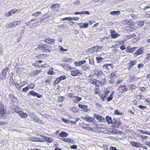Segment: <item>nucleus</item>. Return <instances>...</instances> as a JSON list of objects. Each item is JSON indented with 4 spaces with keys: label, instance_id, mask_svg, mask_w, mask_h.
Instances as JSON below:
<instances>
[{
    "label": "nucleus",
    "instance_id": "1",
    "mask_svg": "<svg viewBox=\"0 0 150 150\" xmlns=\"http://www.w3.org/2000/svg\"><path fill=\"white\" fill-rule=\"evenodd\" d=\"M52 48L51 46L46 44H42L39 45L35 49L37 51L41 50L42 52L49 53L51 51Z\"/></svg>",
    "mask_w": 150,
    "mask_h": 150
},
{
    "label": "nucleus",
    "instance_id": "2",
    "mask_svg": "<svg viewBox=\"0 0 150 150\" xmlns=\"http://www.w3.org/2000/svg\"><path fill=\"white\" fill-rule=\"evenodd\" d=\"M93 76V75H90L88 77L90 78L88 79V81L89 83L91 84H92L98 87L103 86L105 84V83H103L102 82L99 81L95 79H93L91 78V77Z\"/></svg>",
    "mask_w": 150,
    "mask_h": 150
},
{
    "label": "nucleus",
    "instance_id": "3",
    "mask_svg": "<svg viewBox=\"0 0 150 150\" xmlns=\"http://www.w3.org/2000/svg\"><path fill=\"white\" fill-rule=\"evenodd\" d=\"M7 112L4 104L2 102H0V118H2L5 117Z\"/></svg>",
    "mask_w": 150,
    "mask_h": 150
},
{
    "label": "nucleus",
    "instance_id": "4",
    "mask_svg": "<svg viewBox=\"0 0 150 150\" xmlns=\"http://www.w3.org/2000/svg\"><path fill=\"white\" fill-rule=\"evenodd\" d=\"M8 69L9 68L6 67L2 70L0 74V79L1 80H4L6 79L7 73Z\"/></svg>",
    "mask_w": 150,
    "mask_h": 150
},
{
    "label": "nucleus",
    "instance_id": "5",
    "mask_svg": "<svg viewBox=\"0 0 150 150\" xmlns=\"http://www.w3.org/2000/svg\"><path fill=\"white\" fill-rule=\"evenodd\" d=\"M43 61L41 60H39L38 61H35V63H33V66L38 67H49L48 64L47 63L44 64H42L41 66H40L38 64H41L42 62Z\"/></svg>",
    "mask_w": 150,
    "mask_h": 150
},
{
    "label": "nucleus",
    "instance_id": "6",
    "mask_svg": "<svg viewBox=\"0 0 150 150\" xmlns=\"http://www.w3.org/2000/svg\"><path fill=\"white\" fill-rule=\"evenodd\" d=\"M121 122L120 119L113 118L112 123V126L113 128H118L121 124Z\"/></svg>",
    "mask_w": 150,
    "mask_h": 150
},
{
    "label": "nucleus",
    "instance_id": "7",
    "mask_svg": "<svg viewBox=\"0 0 150 150\" xmlns=\"http://www.w3.org/2000/svg\"><path fill=\"white\" fill-rule=\"evenodd\" d=\"M71 70V75L73 76H76L79 74L80 75L82 74V73L80 72V70L76 68L72 67Z\"/></svg>",
    "mask_w": 150,
    "mask_h": 150
},
{
    "label": "nucleus",
    "instance_id": "8",
    "mask_svg": "<svg viewBox=\"0 0 150 150\" xmlns=\"http://www.w3.org/2000/svg\"><path fill=\"white\" fill-rule=\"evenodd\" d=\"M136 63L137 61L135 60H130L129 62L127 64V66L128 70L129 71L136 64Z\"/></svg>",
    "mask_w": 150,
    "mask_h": 150
},
{
    "label": "nucleus",
    "instance_id": "9",
    "mask_svg": "<svg viewBox=\"0 0 150 150\" xmlns=\"http://www.w3.org/2000/svg\"><path fill=\"white\" fill-rule=\"evenodd\" d=\"M94 73V75L97 76L98 78L101 77L103 74V72L100 70L98 69H95L93 70Z\"/></svg>",
    "mask_w": 150,
    "mask_h": 150
},
{
    "label": "nucleus",
    "instance_id": "10",
    "mask_svg": "<svg viewBox=\"0 0 150 150\" xmlns=\"http://www.w3.org/2000/svg\"><path fill=\"white\" fill-rule=\"evenodd\" d=\"M21 22L22 21H13V22L10 23L8 24V26L9 28H13L19 25Z\"/></svg>",
    "mask_w": 150,
    "mask_h": 150
},
{
    "label": "nucleus",
    "instance_id": "11",
    "mask_svg": "<svg viewBox=\"0 0 150 150\" xmlns=\"http://www.w3.org/2000/svg\"><path fill=\"white\" fill-rule=\"evenodd\" d=\"M44 42L45 43L50 44H54L55 43V40L48 37L45 38Z\"/></svg>",
    "mask_w": 150,
    "mask_h": 150
},
{
    "label": "nucleus",
    "instance_id": "12",
    "mask_svg": "<svg viewBox=\"0 0 150 150\" xmlns=\"http://www.w3.org/2000/svg\"><path fill=\"white\" fill-rule=\"evenodd\" d=\"M128 88L125 85L120 86L118 88V90L121 93L125 92L128 91Z\"/></svg>",
    "mask_w": 150,
    "mask_h": 150
},
{
    "label": "nucleus",
    "instance_id": "13",
    "mask_svg": "<svg viewBox=\"0 0 150 150\" xmlns=\"http://www.w3.org/2000/svg\"><path fill=\"white\" fill-rule=\"evenodd\" d=\"M99 48L100 47L99 46H94L89 48L88 49V51L89 53H93L97 51Z\"/></svg>",
    "mask_w": 150,
    "mask_h": 150
},
{
    "label": "nucleus",
    "instance_id": "14",
    "mask_svg": "<svg viewBox=\"0 0 150 150\" xmlns=\"http://www.w3.org/2000/svg\"><path fill=\"white\" fill-rule=\"evenodd\" d=\"M18 11V9L16 8L13 9L8 12L6 13L5 14V15L6 17H8L12 15L13 14L16 13Z\"/></svg>",
    "mask_w": 150,
    "mask_h": 150
},
{
    "label": "nucleus",
    "instance_id": "15",
    "mask_svg": "<svg viewBox=\"0 0 150 150\" xmlns=\"http://www.w3.org/2000/svg\"><path fill=\"white\" fill-rule=\"evenodd\" d=\"M29 116L30 118L35 122H39V121H40L38 117L33 113H30Z\"/></svg>",
    "mask_w": 150,
    "mask_h": 150
},
{
    "label": "nucleus",
    "instance_id": "16",
    "mask_svg": "<svg viewBox=\"0 0 150 150\" xmlns=\"http://www.w3.org/2000/svg\"><path fill=\"white\" fill-rule=\"evenodd\" d=\"M9 98L12 103H16L17 100V98L15 96L13 93H10L9 95Z\"/></svg>",
    "mask_w": 150,
    "mask_h": 150
},
{
    "label": "nucleus",
    "instance_id": "17",
    "mask_svg": "<svg viewBox=\"0 0 150 150\" xmlns=\"http://www.w3.org/2000/svg\"><path fill=\"white\" fill-rule=\"evenodd\" d=\"M78 106L84 112H88V106L80 104H79Z\"/></svg>",
    "mask_w": 150,
    "mask_h": 150
},
{
    "label": "nucleus",
    "instance_id": "18",
    "mask_svg": "<svg viewBox=\"0 0 150 150\" xmlns=\"http://www.w3.org/2000/svg\"><path fill=\"white\" fill-rule=\"evenodd\" d=\"M61 140L69 143L73 144L74 143V141L73 140L69 138H62L60 139Z\"/></svg>",
    "mask_w": 150,
    "mask_h": 150
},
{
    "label": "nucleus",
    "instance_id": "19",
    "mask_svg": "<svg viewBox=\"0 0 150 150\" xmlns=\"http://www.w3.org/2000/svg\"><path fill=\"white\" fill-rule=\"evenodd\" d=\"M144 50L141 48L137 50L136 51L134 54V57H137L138 56L140 55L143 53Z\"/></svg>",
    "mask_w": 150,
    "mask_h": 150
},
{
    "label": "nucleus",
    "instance_id": "20",
    "mask_svg": "<svg viewBox=\"0 0 150 150\" xmlns=\"http://www.w3.org/2000/svg\"><path fill=\"white\" fill-rule=\"evenodd\" d=\"M48 55L45 54H39L35 56V57L38 59H44L47 57Z\"/></svg>",
    "mask_w": 150,
    "mask_h": 150
},
{
    "label": "nucleus",
    "instance_id": "21",
    "mask_svg": "<svg viewBox=\"0 0 150 150\" xmlns=\"http://www.w3.org/2000/svg\"><path fill=\"white\" fill-rule=\"evenodd\" d=\"M30 93L32 96L35 97L37 96V98H40L42 95L41 94H39V93H37L33 90L31 91L30 92Z\"/></svg>",
    "mask_w": 150,
    "mask_h": 150
},
{
    "label": "nucleus",
    "instance_id": "22",
    "mask_svg": "<svg viewBox=\"0 0 150 150\" xmlns=\"http://www.w3.org/2000/svg\"><path fill=\"white\" fill-rule=\"evenodd\" d=\"M137 48V47H136L131 48L129 46H128L126 48V52L128 53H132L135 51Z\"/></svg>",
    "mask_w": 150,
    "mask_h": 150
},
{
    "label": "nucleus",
    "instance_id": "23",
    "mask_svg": "<svg viewBox=\"0 0 150 150\" xmlns=\"http://www.w3.org/2000/svg\"><path fill=\"white\" fill-rule=\"evenodd\" d=\"M78 25L81 28H86L88 27V23H85L83 24L82 23H79Z\"/></svg>",
    "mask_w": 150,
    "mask_h": 150
},
{
    "label": "nucleus",
    "instance_id": "24",
    "mask_svg": "<svg viewBox=\"0 0 150 150\" xmlns=\"http://www.w3.org/2000/svg\"><path fill=\"white\" fill-rule=\"evenodd\" d=\"M86 62V61L85 60H83L78 62H75L74 64L75 66L78 67L79 66L82 64H84Z\"/></svg>",
    "mask_w": 150,
    "mask_h": 150
},
{
    "label": "nucleus",
    "instance_id": "25",
    "mask_svg": "<svg viewBox=\"0 0 150 150\" xmlns=\"http://www.w3.org/2000/svg\"><path fill=\"white\" fill-rule=\"evenodd\" d=\"M84 120L90 122H94L93 120H95L93 118V117H90L88 116H86L85 117H84Z\"/></svg>",
    "mask_w": 150,
    "mask_h": 150
},
{
    "label": "nucleus",
    "instance_id": "26",
    "mask_svg": "<svg viewBox=\"0 0 150 150\" xmlns=\"http://www.w3.org/2000/svg\"><path fill=\"white\" fill-rule=\"evenodd\" d=\"M61 65L62 66L65 70H71L72 67H70L69 65L66 63H62Z\"/></svg>",
    "mask_w": 150,
    "mask_h": 150
},
{
    "label": "nucleus",
    "instance_id": "27",
    "mask_svg": "<svg viewBox=\"0 0 150 150\" xmlns=\"http://www.w3.org/2000/svg\"><path fill=\"white\" fill-rule=\"evenodd\" d=\"M105 119L108 125L112 124L113 122V120H112L111 117L107 116L105 117Z\"/></svg>",
    "mask_w": 150,
    "mask_h": 150
},
{
    "label": "nucleus",
    "instance_id": "28",
    "mask_svg": "<svg viewBox=\"0 0 150 150\" xmlns=\"http://www.w3.org/2000/svg\"><path fill=\"white\" fill-rule=\"evenodd\" d=\"M137 132L141 134H146L150 136V132L146 130L143 131L142 130L138 129Z\"/></svg>",
    "mask_w": 150,
    "mask_h": 150
},
{
    "label": "nucleus",
    "instance_id": "29",
    "mask_svg": "<svg viewBox=\"0 0 150 150\" xmlns=\"http://www.w3.org/2000/svg\"><path fill=\"white\" fill-rule=\"evenodd\" d=\"M18 114L22 118H26L28 117L27 114L22 111L18 112Z\"/></svg>",
    "mask_w": 150,
    "mask_h": 150
},
{
    "label": "nucleus",
    "instance_id": "30",
    "mask_svg": "<svg viewBox=\"0 0 150 150\" xmlns=\"http://www.w3.org/2000/svg\"><path fill=\"white\" fill-rule=\"evenodd\" d=\"M29 140L33 142H40V141L39 138L37 137H31L29 138Z\"/></svg>",
    "mask_w": 150,
    "mask_h": 150
},
{
    "label": "nucleus",
    "instance_id": "31",
    "mask_svg": "<svg viewBox=\"0 0 150 150\" xmlns=\"http://www.w3.org/2000/svg\"><path fill=\"white\" fill-rule=\"evenodd\" d=\"M53 77L52 76H49L45 81V83L47 85H49Z\"/></svg>",
    "mask_w": 150,
    "mask_h": 150
},
{
    "label": "nucleus",
    "instance_id": "32",
    "mask_svg": "<svg viewBox=\"0 0 150 150\" xmlns=\"http://www.w3.org/2000/svg\"><path fill=\"white\" fill-rule=\"evenodd\" d=\"M96 119L98 121L102 122H103L105 120L104 118L100 115L98 116L96 118Z\"/></svg>",
    "mask_w": 150,
    "mask_h": 150
},
{
    "label": "nucleus",
    "instance_id": "33",
    "mask_svg": "<svg viewBox=\"0 0 150 150\" xmlns=\"http://www.w3.org/2000/svg\"><path fill=\"white\" fill-rule=\"evenodd\" d=\"M73 59L71 58H64L62 59V61L64 62H72L73 61Z\"/></svg>",
    "mask_w": 150,
    "mask_h": 150
},
{
    "label": "nucleus",
    "instance_id": "34",
    "mask_svg": "<svg viewBox=\"0 0 150 150\" xmlns=\"http://www.w3.org/2000/svg\"><path fill=\"white\" fill-rule=\"evenodd\" d=\"M68 135V134L66 132L64 131H62L59 134L60 137H66Z\"/></svg>",
    "mask_w": 150,
    "mask_h": 150
},
{
    "label": "nucleus",
    "instance_id": "35",
    "mask_svg": "<svg viewBox=\"0 0 150 150\" xmlns=\"http://www.w3.org/2000/svg\"><path fill=\"white\" fill-rule=\"evenodd\" d=\"M50 71H49L47 72V74L48 75H53L55 74V73L53 71V68L51 67L50 69Z\"/></svg>",
    "mask_w": 150,
    "mask_h": 150
},
{
    "label": "nucleus",
    "instance_id": "36",
    "mask_svg": "<svg viewBox=\"0 0 150 150\" xmlns=\"http://www.w3.org/2000/svg\"><path fill=\"white\" fill-rule=\"evenodd\" d=\"M25 84H24L23 85H22L21 86L19 84V83L17 82H16L15 83V85L16 87V88L18 90H20L21 89V87L25 86Z\"/></svg>",
    "mask_w": 150,
    "mask_h": 150
},
{
    "label": "nucleus",
    "instance_id": "37",
    "mask_svg": "<svg viewBox=\"0 0 150 150\" xmlns=\"http://www.w3.org/2000/svg\"><path fill=\"white\" fill-rule=\"evenodd\" d=\"M120 12L119 11H111L110 12V14L111 15H119L120 14Z\"/></svg>",
    "mask_w": 150,
    "mask_h": 150
},
{
    "label": "nucleus",
    "instance_id": "38",
    "mask_svg": "<svg viewBox=\"0 0 150 150\" xmlns=\"http://www.w3.org/2000/svg\"><path fill=\"white\" fill-rule=\"evenodd\" d=\"M104 58L100 57H97L96 58V59L97 60V63H101L104 60Z\"/></svg>",
    "mask_w": 150,
    "mask_h": 150
},
{
    "label": "nucleus",
    "instance_id": "39",
    "mask_svg": "<svg viewBox=\"0 0 150 150\" xmlns=\"http://www.w3.org/2000/svg\"><path fill=\"white\" fill-rule=\"evenodd\" d=\"M130 28V31H134L137 29V27L136 26L132 25L129 26Z\"/></svg>",
    "mask_w": 150,
    "mask_h": 150
},
{
    "label": "nucleus",
    "instance_id": "40",
    "mask_svg": "<svg viewBox=\"0 0 150 150\" xmlns=\"http://www.w3.org/2000/svg\"><path fill=\"white\" fill-rule=\"evenodd\" d=\"M137 86L133 84H130L129 85V90H134L137 88Z\"/></svg>",
    "mask_w": 150,
    "mask_h": 150
},
{
    "label": "nucleus",
    "instance_id": "41",
    "mask_svg": "<svg viewBox=\"0 0 150 150\" xmlns=\"http://www.w3.org/2000/svg\"><path fill=\"white\" fill-rule=\"evenodd\" d=\"M40 136L42 138H43V139H42L41 138H40V142H46V141L47 140V137H46L45 136H44L43 135H40Z\"/></svg>",
    "mask_w": 150,
    "mask_h": 150
},
{
    "label": "nucleus",
    "instance_id": "42",
    "mask_svg": "<svg viewBox=\"0 0 150 150\" xmlns=\"http://www.w3.org/2000/svg\"><path fill=\"white\" fill-rule=\"evenodd\" d=\"M41 14V13L40 11H38L36 13H32L31 15V16H33L37 17L38 16Z\"/></svg>",
    "mask_w": 150,
    "mask_h": 150
},
{
    "label": "nucleus",
    "instance_id": "43",
    "mask_svg": "<svg viewBox=\"0 0 150 150\" xmlns=\"http://www.w3.org/2000/svg\"><path fill=\"white\" fill-rule=\"evenodd\" d=\"M82 128L83 129L87 130L88 131H91L93 130V128L90 127H88H88H86V126H82Z\"/></svg>",
    "mask_w": 150,
    "mask_h": 150
},
{
    "label": "nucleus",
    "instance_id": "44",
    "mask_svg": "<svg viewBox=\"0 0 150 150\" xmlns=\"http://www.w3.org/2000/svg\"><path fill=\"white\" fill-rule=\"evenodd\" d=\"M120 35L119 34H114L111 35V37L112 38L115 39L117 37H119Z\"/></svg>",
    "mask_w": 150,
    "mask_h": 150
},
{
    "label": "nucleus",
    "instance_id": "45",
    "mask_svg": "<svg viewBox=\"0 0 150 150\" xmlns=\"http://www.w3.org/2000/svg\"><path fill=\"white\" fill-rule=\"evenodd\" d=\"M71 110L73 112H77L79 111V109L78 108L75 107H73L71 108Z\"/></svg>",
    "mask_w": 150,
    "mask_h": 150
},
{
    "label": "nucleus",
    "instance_id": "46",
    "mask_svg": "<svg viewBox=\"0 0 150 150\" xmlns=\"http://www.w3.org/2000/svg\"><path fill=\"white\" fill-rule=\"evenodd\" d=\"M114 114L115 115H122L124 114V113L121 112H119V111L117 110H115Z\"/></svg>",
    "mask_w": 150,
    "mask_h": 150
},
{
    "label": "nucleus",
    "instance_id": "47",
    "mask_svg": "<svg viewBox=\"0 0 150 150\" xmlns=\"http://www.w3.org/2000/svg\"><path fill=\"white\" fill-rule=\"evenodd\" d=\"M64 99V98L63 96H61L57 98V101L58 103H61L62 102Z\"/></svg>",
    "mask_w": 150,
    "mask_h": 150
},
{
    "label": "nucleus",
    "instance_id": "48",
    "mask_svg": "<svg viewBox=\"0 0 150 150\" xmlns=\"http://www.w3.org/2000/svg\"><path fill=\"white\" fill-rule=\"evenodd\" d=\"M13 110L15 112L18 113V112H19V110H20L18 106H15Z\"/></svg>",
    "mask_w": 150,
    "mask_h": 150
},
{
    "label": "nucleus",
    "instance_id": "49",
    "mask_svg": "<svg viewBox=\"0 0 150 150\" xmlns=\"http://www.w3.org/2000/svg\"><path fill=\"white\" fill-rule=\"evenodd\" d=\"M113 93H112L110 96L107 98V101L109 102L112 100L113 98Z\"/></svg>",
    "mask_w": 150,
    "mask_h": 150
},
{
    "label": "nucleus",
    "instance_id": "50",
    "mask_svg": "<svg viewBox=\"0 0 150 150\" xmlns=\"http://www.w3.org/2000/svg\"><path fill=\"white\" fill-rule=\"evenodd\" d=\"M116 75V72H113L111 73L109 75V78H112L114 77Z\"/></svg>",
    "mask_w": 150,
    "mask_h": 150
},
{
    "label": "nucleus",
    "instance_id": "51",
    "mask_svg": "<svg viewBox=\"0 0 150 150\" xmlns=\"http://www.w3.org/2000/svg\"><path fill=\"white\" fill-rule=\"evenodd\" d=\"M53 140L54 139L50 137H47L46 142L48 143H50L53 142Z\"/></svg>",
    "mask_w": 150,
    "mask_h": 150
},
{
    "label": "nucleus",
    "instance_id": "52",
    "mask_svg": "<svg viewBox=\"0 0 150 150\" xmlns=\"http://www.w3.org/2000/svg\"><path fill=\"white\" fill-rule=\"evenodd\" d=\"M144 22L143 21H139L138 24V26L140 28L142 27L144 24Z\"/></svg>",
    "mask_w": 150,
    "mask_h": 150
},
{
    "label": "nucleus",
    "instance_id": "53",
    "mask_svg": "<svg viewBox=\"0 0 150 150\" xmlns=\"http://www.w3.org/2000/svg\"><path fill=\"white\" fill-rule=\"evenodd\" d=\"M59 6V5L58 4H53L50 7V8L52 9L54 8L58 7Z\"/></svg>",
    "mask_w": 150,
    "mask_h": 150
},
{
    "label": "nucleus",
    "instance_id": "54",
    "mask_svg": "<svg viewBox=\"0 0 150 150\" xmlns=\"http://www.w3.org/2000/svg\"><path fill=\"white\" fill-rule=\"evenodd\" d=\"M139 137L142 139L143 140L146 139L148 138V137L147 136L143 135H140Z\"/></svg>",
    "mask_w": 150,
    "mask_h": 150
},
{
    "label": "nucleus",
    "instance_id": "55",
    "mask_svg": "<svg viewBox=\"0 0 150 150\" xmlns=\"http://www.w3.org/2000/svg\"><path fill=\"white\" fill-rule=\"evenodd\" d=\"M74 97L76 99L75 100V102H79L81 100V97H79L78 96H74Z\"/></svg>",
    "mask_w": 150,
    "mask_h": 150
},
{
    "label": "nucleus",
    "instance_id": "56",
    "mask_svg": "<svg viewBox=\"0 0 150 150\" xmlns=\"http://www.w3.org/2000/svg\"><path fill=\"white\" fill-rule=\"evenodd\" d=\"M60 81L59 79L58 78H57L55 81L54 82V85H56Z\"/></svg>",
    "mask_w": 150,
    "mask_h": 150
},
{
    "label": "nucleus",
    "instance_id": "57",
    "mask_svg": "<svg viewBox=\"0 0 150 150\" xmlns=\"http://www.w3.org/2000/svg\"><path fill=\"white\" fill-rule=\"evenodd\" d=\"M138 108L142 110H144L147 108L146 106H144L142 105H139L138 106Z\"/></svg>",
    "mask_w": 150,
    "mask_h": 150
},
{
    "label": "nucleus",
    "instance_id": "58",
    "mask_svg": "<svg viewBox=\"0 0 150 150\" xmlns=\"http://www.w3.org/2000/svg\"><path fill=\"white\" fill-rule=\"evenodd\" d=\"M62 21H65V20H68L69 21H71V17H66V18H62Z\"/></svg>",
    "mask_w": 150,
    "mask_h": 150
},
{
    "label": "nucleus",
    "instance_id": "59",
    "mask_svg": "<svg viewBox=\"0 0 150 150\" xmlns=\"http://www.w3.org/2000/svg\"><path fill=\"white\" fill-rule=\"evenodd\" d=\"M30 87L29 86H27L23 89L22 91L23 92H26L27 90H29Z\"/></svg>",
    "mask_w": 150,
    "mask_h": 150
},
{
    "label": "nucleus",
    "instance_id": "60",
    "mask_svg": "<svg viewBox=\"0 0 150 150\" xmlns=\"http://www.w3.org/2000/svg\"><path fill=\"white\" fill-rule=\"evenodd\" d=\"M60 81L62 80H64L66 79V77L65 76L63 75L58 78Z\"/></svg>",
    "mask_w": 150,
    "mask_h": 150
},
{
    "label": "nucleus",
    "instance_id": "61",
    "mask_svg": "<svg viewBox=\"0 0 150 150\" xmlns=\"http://www.w3.org/2000/svg\"><path fill=\"white\" fill-rule=\"evenodd\" d=\"M94 91L95 94H98L99 91V89L97 88H95L94 89Z\"/></svg>",
    "mask_w": 150,
    "mask_h": 150
},
{
    "label": "nucleus",
    "instance_id": "62",
    "mask_svg": "<svg viewBox=\"0 0 150 150\" xmlns=\"http://www.w3.org/2000/svg\"><path fill=\"white\" fill-rule=\"evenodd\" d=\"M41 72V70H36L35 71V73H33V76H35Z\"/></svg>",
    "mask_w": 150,
    "mask_h": 150
},
{
    "label": "nucleus",
    "instance_id": "63",
    "mask_svg": "<svg viewBox=\"0 0 150 150\" xmlns=\"http://www.w3.org/2000/svg\"><path fill=\"white\" fill-rule=\"evenodd\" d=\"M81 14H88L89 15L90 13L88 11H84L81 12Z\"/></svg>",
    "mask_w": 150,
    "mask_h": 150
},
{
    "label": "nucleus",
    "instance_id": "64",
    "mask_svg": "<svg viewBox=\"0 0 150 150\" xmlns=\"http://www.w3.org/2000/svg\"><path fill=\"white\" fill-rule=\"evenodd\" d=\"M28 86H29L30 88L31 89H33L35 87V85L33 83H31L28 85Z\"/></svg>",
    "mask_w": 150,
    "mask_h": 150
}]
</instances>
